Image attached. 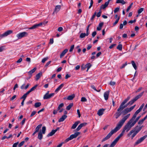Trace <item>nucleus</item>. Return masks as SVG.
<instances>
[{
  "instance_id": "e433bc0d",
  "label": "nucleus",
  "mask_w": 147,
  "mask_h": 147,
  "mask_svg": "<svg viewBox=\"0 0 147 147\" xmlns=\"http://www.w3.org/2000/svg\"><path fill=\"white\" fill-rule=\"evenodd\" d=\"M73 106V103H70L67 106V107L66 109L67 110H69Z\"/></svg>"
},
{
  "instance_id": "338daca9",
  "label": "nucleus",
  "mask_w": 147,
  "mask_h": 147,
  "mask_svg": "<svg viewBox=\"0 0 147 147\" xmlns=\"http://www.w3.org/2000/svg\"><path fill=\"white\" fill-rule=\"evenodd\" d=\"M119 9V7H117L115 8V9L114 10V12L115 13L117 12H118Z\"/></svg>"
},
{
  "instance_id": "9d476101",
  "label": "nucleus",
  "mask_w": 147,
  "mask_h": 147,
  "mask_svg": "<svg viewBox=\"0 0 147 147\" xmlns=\"http://www.w3.org/2000/svg\"><path fill=\"white\" fill-rule=\"evenodd\" d=\"M123 102H124L123 101L121 103L119 107L118 108V111H119V110L120 109H121V110H122L124 108L127 107L128 106V105H129V103L128 102L127 104L124 105L126 103H123Z\"/></svg>"
},
{
  "instance_id": "de8ad7c7",
  "label": "nucleus",
  "mask_w": 147,
  "mask_h": 147,
  "mask_svg": "<svg viewBox=\"0 0 147 147\" xmlns=\"http://www.w3.org/2000/svg\"><path fill=\"white\" fill-rule=\"evenodd\" d=\"M27 95L25 93L20 98L21 99H23V100H25Z\"/></svg>"
},
{
  "instance_id": "ddd939ff",
  "label": "nucleus",
  "mask_w": 147,
  "mask_h": 147,
  "mask_svg": "<svg viewBox=\"0 0 147 147\" xmlns=\"http://www.w3.org/2000/svg\"><path fill=\"white\" fill-rule=\"evenodd\" d=\"M133 133V134L132 136H131V139H132L137 134V133H136L135 131L133 129L131 130L129 133L128 134V136H130Z\"/></svg>"
},
{
  "instance_id": "b1692460",
  "label": "nucleus",
  "mask_w": 147,
  "mask_h": 147,
  "mask_svg": "<svg viewBox=\"0 0 147 147\" xmlns=\"http://www.w3.org/2000/svg\"><path fill=\"white\" fill-rule=\"evenodd\" d=\"M118 141V140L117 139H115L111 143L110 146L111 147H114V146L116 145L117 142Z\"/></svg>"
},
{
  "instance_id": "09e8293b",
  "label": "nucleus",
  "mask_w": 147,
  "mask_h": 147,
  "mask_svg": "<svg viewBox=\"0 0 147 147\" xmlns=\"http://www.w3.org/2000/svg\"><path fill=\"white\" fill-rule=\"evenodd\" d=\"M48 59V58L47 57L44 58L42 60V62L43 63H45V62Z\"/></svg>"
},
{
  "instance_id": "3c124183",
  "label": "nucleus",
  "mask_w": 147,
  "mask_h": 147,
  "mask_svg": "<svg viewBox=\"0 0 147 147\" xmlns=\"http://www.w3.org/2000/svg\"><path fill=\"white\" fill-rule=\"evenodd\" d=\"M133 5V3H131L130 5L126 9L127 12H128L130 8H131L132 5Z\"/></svg>"
},
{
  "instance_id": "a878e982",
  "label": "nucleus",
  "mask_w": 147,
  "mask_h": 147,
  "mask_svg": "<svg viewBox=\"0 0 147 147\" xmlns=\"http://www.w3.org/2000/svg\"><path fill=\"white\" fill-rule=\"evenodd\" d=\"M80 122L79 121H77L75 123L72 125L71 128L72 129H75Z\"/></svg>"
},
{
  "instance_id": "6e6d98bb",
  "label": "nucleus",
  "mask_w": 147,
  "mask_h": 147,
  "mask_svg": "<svg viewBox=\"0 0 147 147\" xmlns=\"http://www.w3.org/2000/svg\"><path fill=\"white\" fill-rule=\"evenodd\" d=\"M93 0H90V5L89 7V9H90L91 7L92 6L93 4Z\"/></svg>"
},
{
  "instance_id": "9b49d317",
  "label": "nucleus",
  "mask_w": 147,
  "mask_h": 147,
  "mask_svg": "<svg viewBox=\"0 0 147 147\" xmlns=\"http://www.w3.org/2000/svg\"><path fill=\"white\" fill-rule=\"evenodd\" d=\"M123 102H124L123 101L121 103L119 107L118 108V111H119V110L120 109H121V110H122L124 108L127 107L128 106V105H129V103L128 102L127 104L124 105L126 103H123Z\"/></svg>"
},
{
  "instance_id": "052dcab7",
  "label": "nucleus",
  "mask_w": 147,
  "mask_h": 147,
  "mask_svg": "<svg viewBox=\"0 0 147 147\" xmlns=\"http://www.w3.org/2000/svg\"><path fill=\"white\" fill-rule=\"evenodd\" d=\"M96 12H95L94 14L92 15V17L91 18V20H93V19H94V18L95 17V16L96 15Z\"/></svg>"
},
{
  "instance_id": "864d4df0",
  "label": "nucleus",
  "mask_w": 147,
  "mask_h": 147,
  "mask_svg": "<svg viewBox=\"0 0 147 147\" xmlns=\"http://www.w3.org/2000/svg\"><path fill=\"white\" fill-rule=\"evenodd\" d=\"M25 142L24 141H22L18 145V147H21L24 144Z\"/></svg>"
},
{
  "instance_id": "c03bdc74",
  "label": "nucleus",
  "mask_w": 147,
  "mask_h": 147,
  "mask_svg": "<svg viewBox=\"0 0 147 147\" xmlns=\"http://www.w3.org/2000/svg\"><path fill=\"white\" fill-rule=\"evenodd\" d=\"M92 66V65L90 63H87L86 65V67L88 69H89Z\"/></svg>"
},
{
  "instance_id": "2f4dec72",
  "label": "nucleus",
  "mask_w": 147,
  "mask_h": 147,
  "mask_svg": "<svg viewBox=\"0 0 147 147\" xmlns=\"http://www.w3.org/2000/svg\"><path fill=\"white\" fill-rule=\"evenodd\" d=\"M43 137V136L41 131L39 132L38 136V138L40 140H41Z\"/></svg>"
},
{
  "instance_id": "7c9ffc66",
  "label": "nucleus",
  "mask_w": 147,
  "mask_h": 147,
  "mask_svg": "<svg viewBox=\"0 0 147 147\" xmlns=\"http://www.w3.org/2000/svg\"><path fill=\"white\" fill-rule=\"evenodd\" d=\"M116 3H121L123 5L126 2L124 0H117Z\"/></svg>"
},
{
  "instance_id": "2eb2a0df",
  "label": "nucleus",
  "mask_w": 147,
  "mask_h": 147,
  "mask_svg": "<svg viewBox=\"0 0 147 147\" xmlns=\"http://www.w3.org/2000/svg\"><path fill=\"white\" fill-rule=\"evenodd\" d=\"M141 111L140 109H138L137 110L136 112H135L134 114L133 115L132 117L131 118V119H132L133 121L136 118V117L137 115Z\"/></svg>"
},
{
  "instance_id": "680f3d73",
  "label": "nucleus",
  "mask_w": 147,
  "mask_h": 147,
  "mask_svg": "<svg viewBox=\"0 0 147 147\" xmlns=\"http://www.w3.org/2000/svg\"><path fill=\"white\" fill-rule=\"evenodd\" d=\"M19 144V142H18L16 143H14L12 147H17V146Z\"/></svg>"
},
{
  "instance_id": "79ce46f5",
  "label": "nucleus",
  "mask_w": 147,
  "mask_h": 147,
  "mask_svg": "<svg viewBox=\"0 0 147 147\" xmlns=\"http://www.w3.org/2000/svg\"><path fill=\"white\" fill-rule=\"evenodd\" d=\"M86 36V34L85 33H82L80 36V37L81 38H83Z\"/></svg>"
},
{
  "instance_id": "f8f14e48",
  "label": "nucleus",
  "mask_w": 147,
  "mask_h": 147,
  "mask_svg": "<svg viewBox=\"0 0 147 147\" xmlns=\"http://www.w3.org/2000/svg\"><path fill=\"white\" fill-rule=\"evenodd\" d=\"M117 111L116 112L114 115V116L116 119H117L122 114V113L121 112V111H122L121 109H120L119 111H118V109Z\"/></svg>"
},
{
  "instance_id": "6ab92c4d",
  "label": "nucleus",
  "mask_w": 147,
  "mask_h": 147,
  "mask_svg": "<svg viewBox=\"0 0 147 147\" xmlns=\"http://www.w3.org/2000/svg\"><path fill=\"white\" fill-rule=\"evenodd\" d=\"M142 127H143L142 126H140V127H139V126L138 125L136 126V127L135 128L134 130L135 131L136 133H138L141 129Z\"/></svg>"
},
{
  "instance_id": "774afa93",
  "label": "nucleus",
  "mask_w": 147,
  "mask_h": 147,
  "mask_svg": "<svg viewBox=\"0 0 147 147\" xmlns=\"http://www.w3.org/2000/svg\"><path fill=\"white\" fill-rule=\"evenodd\" d=\"M81 68L82 69L84 70L86 67V65H84L83 64L81 66Z\"/></svg>"
},
{
  "instance_id": "bb28decb",
  "label": "nucleus",
  "mask_w": 147,
  "mask_h": 147,
  "mask_svg": "<svg viewBox=\"0 0 147 147\" xmlns=\"http://www.w3.org/2000/svg\"><path fill=\"white\" fill-rule=\"evenodd\" d=\"M64 84H61L55 90V92H58L59 90L61 89L64 86Z\"/></svg>"
},
{
  "instance_id": "393cba45",
  "label": "nucleus",
  "mask_w": 147,
  "mask_h": 147,
  "mask_svg": "<svg viewBox=\"0 0 147 147\" xmlns=\"http://www.w3.org/2000/svg\"><path fill=\"white\" fill-rule=\"evenodd\" d=\"M68 51V50L67 49H65L63 51H62V53L60 54V57L61 58H62V57L65 55L67 53Z\"/></svg>"
},
{
  "instance_id": "5701e85b",
  "label": "nucleus",
  "mask_w": 147,
  "mask_h": 147,
  "mask_svg": "<svg viewBox=\"0 0 147 147\" xmlns=\"http://www.w3.org/2000/svg\"><path fill=\"white\" fill-rule=\"evenodd\" d=\"M147 118V115H146L143 119L139 120L138 122V123L139 125H141L143 123L144 121Z\"/></svg>"
},
{
  "instance_id": "39448f33",
  "label": "nucleus",
  "mask_w": 147,
  "mask_h": 147,
  "mask_svg": "<svg viewBox=\"0 0 147 147\" xmlns=\"http://www.w3.org/2000/svg\"><path fill=\"white\" fill-rule=\"evenodd\" d=\"M28 35V33L25 32H24L17 34L16 36L18 39H20L23 37L27 36Z\"/></svg>"
},
{
  "instance_id": "5fc2aeb1",
  "label": "nucleus",
  "mask_w": 147,
  "mask_h": 147,
  "mask_svg": "<svg viewBox=\"0 0 147 147\" xmlns=\"http://www.w3.org/2000/svg\"><path fill=\"white\" fill-rule=\"evenodd\" d=\"M130 97H129V96H128L127 98L126 99H125L123 101V102H124V103H126L127 101L128 100H129V99H130Z\"/></svg>"
},
{
  "instance_id": "4c0bfd02",
  "label": "nucleus",
  "mask_w": 147,
  "mask_h": 147,
  "mask_svg": "<svg viewBox=\"0 0 147 147\" xmlns=\"http://www.w3.org/2000/svg\"><path fill=\"white\" fill-rule=\"evenodd\" d=\"M41 105V104L40 102H37L35 104L34 106L35 107L37 108L40 106Z\"/></svg>"
},
{
  "instance_id": "603ef678",
  "label": "nucleus",
  "mask_w": 147,
  "mask_h": 147,
  "mask_svg": "<svg viewBox=\"0 0 147 147\" xmlns=\"http://www.w3.org/2000/svg\"><path fill=\"white\" fill-rule=\"evenodd\" d=\"M81 101L82 102H85L87 101V100L86 99V98L85 97H82L81 99Z\"/></svg>"
},
{
  "instance_id": "a19ab883",
  "label": "nucleus",
  "mask_w": 147,
  "mask_h": 147,
  "mask_svg": "<svg viewBox=\"0 0 147 147\" xmlns=\"http://www.w3.org/2000/svg\"><path fill=\"white\" fill-rule=\"evenodd\" d=\"M122 45L121 44L119 45L117 47V49L119 51H121L122 49Z\"/></svg>"
},
{
  "instance_id": "13d9d810",
  "label": "nucleus",
  "mask_w": 147,
  "mask_h": 147,
  "mask_svg": "<svg viewBox=\"0 0 147 147\" xmlns=\"http://www.w3.org/2000/svg\"><path fill=\"white\" fill-rule=\"evenodd\" d=\"M74 47V45H72L70 47V49H69V52H71L73 50Z\"/></svg>"
},
{
  "instance_id": "49530a36",
  "label": "nucleus",
  "mask_w": 147,
  "mask_h": 147,
  "mask_svg": "<svg viewBox=\"0 0 147 147\" xmlns=\"http://www.w3.org/2000/svg\"><path fill=\"white\" fill-rule=\"evenodd\" d=\"M120 19V17H119L118 18L116 19V21H115V22L113 23V26L115 25L118 22V21Z\"/></svg>"
},
{
  "instance_id": "20e7f679",
  "label": "nucleus",
  "mask_w": 147,
  "mask_h": 147,
  "mask_svg": "<svg viewBox=\"0 0 147 147\" xmlns=\"http://www.w3.org/2000/svg\"><path fill=\"white\" fill-rule=\"evenodd\" d=\"M80 134V133L79 132H76L74 134H72L69 137L67 138L65 140V142H67L69 141V140H71L74 138H76Z\"/></svg>"
},
{
  "instance_id": "a211bd4d",
  "label": "nucleus",
  "mask_w": 147,
  "mask_h": 147,
  "mask_svg": "<svg viewBox=\"0 0 147 147\" xmlns=\"http://www.w3.org/2000/svg\"><path fill=\"white\" fill-rule=\"evenodd\" d=\"M105 110V109H101L99 110L97 112V114L99 116L102 115L103 114V113Z\"/></svg>"
},
{
  "instance_id": "0eeeda50",
  "label": "nucleus",
  "mask_w": 147,
  "mask_h": 147,
  "mask_svg": "<svg viewBox=\"0 0 147 147\" xmlns=\"http://www.w3.org/2000/svg\"><path fill=\"white\" fill-rule=\"evenodd\" d=\"M13 32V31L11 30H8L4 33L0 34V38H1L3 37H5L7 36L8 35L11 34Z\"/></svg>"
},
{
  "instance_id": "ea45409f",
  "label": "nucleus",
  "mask_w": 147,
  "mask_h": 147,
  "mask_svg": "<svg viewBox=\"0 0 147 147\" xmlns=\"http://www.w3.org/2000/svg\"><path fill=\"white\" fill-rule=\"evenodd\" d=\"M36 69V68L34 67L33 69L30 71L28 73L29 74L31 75L32 73H34Z\"/></svg>"
},
{
  "instance_id": "bf43d9fd",
  "label": "nucleus",
  "mask_w": 147,
  "mask_h": 147,
  "mask_svg": "<svg viewBox=\"0 0 147 147\" xmlns=\"http://www.w3.org/2000/svg\"><path fill=\"white\" fill-rule=\"evenodd\" d=\"M91 88L93 89H94V90L97 91V92H99L100 91V90H99L98 91L96 89L95 87L94 86V85H92L91 86Z\"/></svg>"
},
{
  "instance_id": "a18cd8bd",
  "label": "nucleus",
  "mask_w": 147,
  "mask_h": 147,
  "mask_svg": "<svg viewBox=\"0 0 147 147\" xmlns=\"http://www.w3.org/2000/svg\"><path fill=\"white\" fill-rule=\"evenodd\" d=\"M46 130V128L45 126H43L42 128V133L43 134H45V131Z\"/></svg>"
},
{
  "instance_id": "37998d69",
  "label": "nucleus",
  "mask_w": 147,
  "mask_h": 147,
  "mask_svg": "<svg viewBox=\"0 0 147 147\" xmlns=\"http://www.w3.org/2000/svg\"><path fill=\"white\" fill-rule=\"evenodd\" d=\"M64 106V104L63 103H61L59 105V106L58 108H57V111H58L60 109L63 107Z\"/></svg>"
},
{
  "instance_id": "c9c22d12",
  "label": "nucleus",
  "mask_w": 147,
  "mask_h": 147,
  "mask_svg": "<svg viewBox=\"0 0 147 147\" xmlns=\"http://www.w3.org/2000/svg\"><path fill=\"white\" fill-rule=\"evenodd\" d=\"M124 132H125L123 130L121 134L116 138V139L119 140L120 138L123 135Z\"/></svg>"
},
{
  "instance_id": "58836bf2",
  "label": "nucleus",
  "mask_w": 147,
  "mask_h": 147,
  "mask_svg": "<svg viewBox=\"0 0 147 147\" xmlns=\"http://www.w3.org/2000/svg\"><path fill=\"white\" fill-rule=\"evenodd\" d=\"M131 63L134 69L135 70H136L137 69V67L134 61H131Z\"/></svg>"
},
{
  "instance_id": "7ed1b4c3",
  "label": "nucleus",
  "mask_w": 147,
  "mask_h": 147,
  "mask_svg": "<svg viewBox=\"0 0 147 147\" xmlns=\"http://www.w3.org/2000/svg\"><path fill=\"white\" fill-rule=\"evenodd\" d=\"M144 91L142 92L140 94L136 96L134 98L130 101L129 102H128L129 105H132L138 99L140 98L144 94Z\"/></svg>"
},
{
  "instance_id": "473e14b6",
  "label": "nucleus",
  "mask_w": 147,
  "mask_h": 147,
  "mask_svg": "<svg viewBox=\"0 0 147 147\" xmlns=\"http://www.w3.org/2000/svg\"><path fill=\"white\" fill-rule=\"evenodd\" d=\"M75 97L74 94H72L71 95L67 97V99L69 100H71L73 99Z\"/></svg>"
},
{
  "instance_id": "1a4fd4ad",
  "label": "nucleus",
  "mask_w": 147,
  "mask_h": 147,
  "mask_svg": "<svg viewBox=\"0 0 147 147\" xmlns=\"http://www.w3.org/2000/svg\"><path fill=\"white\" fill-rule=\"evenodd\" d=\"M147 137V135H146L144 136L141 137L140 139L138 140L135 143L134 145H137L142 142L144 139Z\"/></svg>"
},
{
  "instance_id": "8fccbe9b",
  "label": "nucleus",
  "mask_w": 147,
  "mask_h": 147,
  "mask_svg": "<svg viewBox=\"0 0 147 147\" xmlns=\"http://www.w3.org/2000/svg\"><path fill=\"white\" fill-rule=\"evenodd\" d=\"M144 9L143 8H141L140 9L138 10V13L139 14L141 13L144 10Z\"/></svg>"
},
{
  "instance_id": "f3484780",
  "label": "nucleus",
  "mask_w": 147,
  "mask_h": 147,
  "mask_svg": "<svg viewBox=\"0 0 147 147\" xmlns=\"http://www.w3.org/2000/svg\"><path fill=\"white\" fill-rule=\"evenodd\" d=\"M38 86L37 84L35 86L32 87L28 91L26 94L28 95L31 92L34 90Z\"/></svg>"
},
{
  "instance_id": "c85d7f7f",
  "label": "nucleus",
  "mask_w": 147,
  "mask_h": 147,
  "mask_svg": "<svg viewBox=\"0 0 147 147\" xmlns=\"http://www.w3.org/2000/svg\"><path fill=\"white\" fill-rule=\"evenodd\" d=\"M55 133L54 129L52 130L47 135V137H49V136H53Z\"/></svg>"
},
{
  "instance_id": "6e6552de",
  "label": "nucleus",
  "mask_w": 147,
  "mask_h": 147,
  "mask_svg": "<svg viewBox=\"0 0 147 147\" xmlns=\"http://www.w3.org/2000/svg\"><path fill=\"white\" fill-rule=\"evenodd\" d=\"M45 25L44 22H41L38 24H36L33 25L32 26L30 27L28 29H34L37 28L38 27L42 26L43 25Z\"/></svg>"
},
{
  "instance_id": "4d7b16f0",
  "label": "nucleus",
  "mask_w": 147,
  "mask_h": 147,
  "mask_svg": "<svg viewBox=\"0 0 147 147\" xmlns=\"http://www.w3.org/2000/svg\"><path fill=\"white\" fill-rule=\"evenodd\" d=\"M36 112L35 111H34L32 112L31 114L30 115V117H32L34 116L36 113Z\"/></svg>"
},
{
  "instance_id": "cd10ccee",
  "label": "nucleus",
  "mask_w": 147,
  "mask_h": 147,
  "mask_svg": "<svg viewBox=\"0 0 147 147\" xmlns=\"http://www.w3.org/2000/svg\"><path fill=\"white\" fill-rule=\"evenodd\" d=\"M42 75V72H41L37 74L36 76V80L37 81L40 78Z\"/></svg>"
},
{
  "instance_id": "aec40b11",
  "label": "nucleus",
  "mask_w": 147,
  "mask_h": 147,
  "mask_svg": "<svg viewBox=\"0 0 147 147\" xmlns=\"http://www.w3.org/2000/svg\"><path fill=\"white\" fill-rule=\"evenodd\" d=\"M109 91H107L105 92L104 94V96L105 98V99L107 100H108L109 96Z\"/></svg>"
},
{
  "instance_id": "72a5a7b5",
  "label": "nucleus",
  "mask_w": 147,
  "mask_h": 147,
  "mask_svg": "<svg viewBox=\"0 0 147 147\" xmlns=\"http://www.w3.org/2000/svg\"><path fill=\"white\" fill-rule=\"evenodd\" d=\"M42 126V125L41 124L38 125L36 128L35 131H36V132H38L39 131V129L41 128Z\"/></svg>"
},
{
  "instance_id": "f03ea898",
  "label": "nucleus",
  "mask_w": 147,
  "mask_h": 147,
  "mask_svg": "<svg viewBox=\"0 0 147 147\" xmlns=\"http://www.w3.org/2000/svg\"><path fill=\"white\" fill-rule=\"evenodd\" d=\"M133 121V120L131 119L125 126L123 130L124 132L126 131L127 132L131 127L134 126V125L132 123Z\"/></svg>"
},
{
  "instance_id": "dca6fc26",
  "label": "nucleus",
  "mask_w": 147,
  "mask_h": 147,
  "mask_svg": "<svg viewBox=\"0 0 147 147\" xmlns=\"http://www.w3.org/2000/svg\"><path fill=\"white\" fill-rule=\"evenodd\" d=\"M55 94L54 93H52L50 94H48L47 96H44L43 97V99H47L50 98L54 96Z\"/></svg>"
},
{
  "instance_id": "69168bd1",
  "label": "nucleus",
  "mask_w": 147,
  "mask_h": 147,
  "mask_svg": "<svg viewBox=\"0 0 147 147\" xmlns=\"http://www.w3.org/2000/svg\"><path fill=\"white\" fill-rule=\"evenodd\" d=\"M115 84V82L113 81H111L110 83V84L111 86H114Z\"/></svg>"
},
{
  "instance_id": "412c9836",
  "label": "nucleus",
  "mask_w": 147,
  "mask_h": 147,
  "mask_svg": "<svg viewBox=\"0 0 147 147\" xmlns=\"http://www.w3.org/2000/svg\"><path fill=\"white\" fill-rule=\"evenodd\" d=\"M67 116L66 115H63L59 119L58 122H60L63 121L67 118Z\"/></svg>"
},
{
  "instance_id": "423d86ee",
  "label": "nucleus",
  "mask_w": 147,
  "mask_h": 147,
  "mask_svg": "<svg viewBox=\"0 0 147 147\" xmlns=\"http://www.w3.org/2000/svg\"><path fill=\"white\" fill-rule=\"evenodd\" d=\"M136 105H135L129 108H127L124 109L123 111V113L124 115L126 114L127 113L130 112L135 107Z\"/></svg>"
},
{
  "instance_id": "4468645a",
  "label": "nucleus",
  "mask_w": 147,
  "mask_h": 147,
  "mask_svg": "<svg viewBox=\"0 0 147 147\" xmlns=\"http://www.w3.org/2000/svg\"><path fill=\"white\" fill-rule=\"evenodd\" d=\"M86 124L87 123H81L76 129V131H79L81 129L82 127L85 126Z\"/></svg>"
},
{
  "instance_id": "c756f323",
  "label": "nucleus",
  "mask_w": 147,
  "mask_h": 147,
  "mask_svg": "<svg viewBox=\"0 0 147 147\" xmlns=\"http://www.w3.org/2000/svg\"><path fill=\"white\" fill-rule=\"evenodd\" d=\"M103 25V22H101L99 23L98 26L97 28V30H100L101 29L102 26Z\"/></svg>"
},
{
  "instance_id": "f257e3e1",
  "label": "nucleus",
  "mask_w": 147,
  "mask_h": 147,
  "mask_svg": "<svg viewBox=\"0 0 147 147\" xmlns=\"http://www.w3.org/2000/svg\"><path fill=\"white\" fill-rule=\"evenodd\" d=\"M130 115V114H128L127 115L124 116L119 122L117 126L115 128L111 130L107 135L102 140V142H104L109 139L123 125L125 121L129 117Z\"/></svg>"
},
{
  "instance_id": "0e129e2a",
  "label": "nucleus",
  "mask_w": 147,
  "mask_h": 147,
  "mask_svg": "<svg viewBox=\"0 0 147 147\" xmlns=\"http://www.w3.org/2000/svg\"><path fill=\"white\" fill-rule=\"evenodd\" d=\"M116 45V44H113L111 46H110L109 47V48L110 49H112Z\"/></svg>"
},
{
  "instance_id": "f704fd0d",
  "label": "nucleus",
  "mask_w": 147,
  "mask_h": 147,
  "mask_svg": "<svg viewBox=\"0 0 147 147\" xmlns=\"http://www.w3.org/2000/svg\"><path fill=\"white\" fill-rule=\"evenodd\" d=\"M141 116L140 115L139 116H138L136 119L134 121H133L132 123L134 124L135 125L137 121L139 120V119L141 117Z\"/></svg>"
},
{
  "instance_id": "4be33fe9",
  "label": "nucleus",
  "mask_w": 147,
  "mask_h": 147,
  "mask_svg": "<svg viewBox=\"0 0 147 147\" xmlns=\"http://www.w3.org/2000/svg\"><path fill=\"white\" fill-rule=\"evenodd\" d=\"M61 8V6L59 5H57L56 6L55 9L54 11L53 12V14H54V13L56 12L57 13L58 12Z\"/></svg>"
},
{
  "instance_id": "e2e57ef3",
  "label": "nucleus",
  "mask_w": 147,
  "mask_h": 147,
  "mask_svg": "<svg viewBox=\"0 0 147 147\" xmlns=\"http://www.w3.org/2000/svg\"><path fill=\"white\" fill-rule=\"evenodd\" d=\"M127 62L125 64H123L120 67L121 69H122L124 68L127 65Z\"/></svg>"
}]
</instances>
